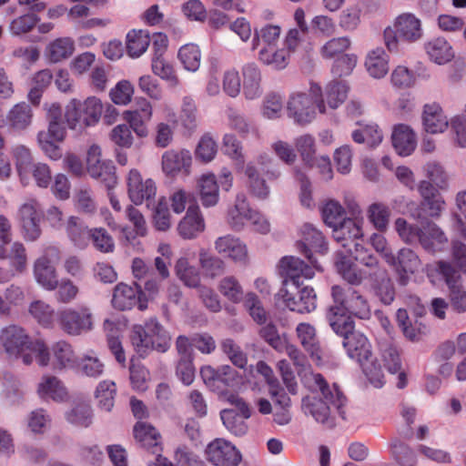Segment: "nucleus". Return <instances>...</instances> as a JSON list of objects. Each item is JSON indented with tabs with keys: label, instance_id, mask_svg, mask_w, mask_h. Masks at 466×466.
<instances>
[{
	"label": "nucleus",
	"instance_id": "nucleus-1",
	"mask_svg": "<svg viewBox=\"0 0 466 466\" xmlns=\"http://www.w3.org/2000/svg\"><path fill=\"white\" fill-rule=\"evenodd\" d=\"M0 344L9 360H21L25 365L46 363L43 354L44 340L33 339L18 325H9L0 331Z\"/></svg>",
	"mask_w": 466,
	"mask_h": 466
},
{
	"label": "nucleus",
	"instance_id": "nucleus-2",
	"mask_svg": "<svg viewBox=\"0 0 466 466\" xmlns=\"http://www.w3.org/2000/svg\"><path fill=\"white\" fill-rule=\"evenodd\" d=\"M311 378L324 400L315 394L303 398L302 410L305 414L312 416L317 422L329 423L331 409H334L344 418L343 407L346 403V397L337 384L329 387L319 373H312Z\"/></svg>",
	"mask_w": 466,
	"mask_h": 466
},
{
	"label": "nucleus",
	"instance_id": "nucleus-3",
	"mask_svg": "<svg viewBox=\"0 0 466 466\" xmlns=\"http://www.w3.org/2000/svg\"><path fill=\"white\" fill-rule=\"evenodd\" d=\"M326 114V104L322 87L310 82L309 93L295 92L289 96L287 103V114L295 124L307 126L317 116V113Z\"/></svg>",
	"mask_w": 466,
	"mask_h": 466
},
{
	"label": "nucleus",
	"instance_id": "nucleus-4",
	"mask_svg": "<svg viewBox=\"0 0 466 466\" xmlns=\"http://www.w3.org/2000/svg\"><path fill=\"white\" fill-rule=\"evenodd\" d=\"M347 355L362 369L370 383L380 388L384 384V375L380 364L373 360L371 344L360 332H353L343 339Z\"/></svg>",
	"mask_w": 466,
	"mask_h": 466
},
{
	"label": "nucleus",
	"instance_id": "nucleus-5",
	"mask_svg": "<svg viewBox=\"0 0 466 466\" xmlns=\"http://www.w3.org/2000/svg\"><path fill=\"white\" fill-rule=\"evenodd\" d=\"M170 339L167 331L157 319H150L145 325H135L130 334L131 343L140 356L147 355L153 350L167 351Z\"/></svg>",
	"mask_w": 466,
	"mask_h": 466
},
{
	"label": "nucleus",
	"instance_id": "nucleus-6",
	"mask_svg": "<svg viewBox=\"0 0 466 466\" xmlns=\"http://www.w3.org/2000/svg\"><path fill=\"white\" fill-rule=\"evenodd\" d=\"M426 274L434 285L443 280L449 287L452 307L459 312L466 311V291L461 289V273L451 262L438 260L429 264Z\"/></svg>",
	"mask_w": 466,
	"mask_h": 466
},
{
	"label": "nucleus",
	"instance_id": "nucleus-7",
	"mask_svg": "<svg viewBox=\"0 0 466 466\" xmlns=\"http://www.w3.org/2000/svg\"><path fill=\"white\" fill-rule=\"evenodd\" d=\"M103 111V103L96 96H89L83 102L71 99L66 106L65 119L70 129L81 130L96 126Z\"/></svg>",
	"mask_w": 466,
	"mask_h": 466
},
{
	"label": "nucleus",
	"instance_id": "nucleus-8",
	"mask_svg": "<svg viewBox=\"0 0 466 466\" xmlns=\"http://www.w3.org/2000/svg\"><path fill=\"white\" fill-rule=\"evenodd\" d=\"M423 29L421 21L412 13L399 15L393 23V26H388L384 30V43L389 51L398 50L399 41L414 43L422 37Z\"/></svg>",
	"mask_w": 466,
	"mask_h": 466
},
{
	"label": "nucleus",
	"instance_id": "nucleus-9",
	"mask_svg": "<svg viewBox=\"0 0 466 466\" xmlns=\"http://www.w3.org/2000/svg\"><path fill=\"white\" fill-rule=\"evenodd\" d=\"M228 222L232 229L239 231L249 223L254 230L266 234L269 231L268 221L258 211L249 208L244 194H238L235 205L229 209Z\"/></svg>",
	"mask_w": 466,
	"mask_h": 466
},
{
	"label": "nucleus",
	"instance_id": "nucleus-10",
	"mask_svg": "<svg viewBox=\"0 0 466 466\" xmlns=\"http://www.w3.org/2000/svg\"><path fill=\"white\" fill-rule=\"evenodd\" d=\"M305 257L308 258L309 264L294 256H286L279 260V272L284 277L281 287L287 288L289 283L294 287H299L301 278L311 279L315 271L323 270L312 255H305Z\"/></svg>",
	"mask_w": 466,
	"mask_h": 466
},
{
	"label": "nucleus",
	"instance_id": "nucleus-11",
	"mask_svg": "<svg viewBox=\"0 0 466 466\" xmlns=\"http://www.w3.org/2000/svg\"><path fill=\"white\" fill-rule=\"evenodd\" d=\"M296 292L289 291L288 288L281 287L277 293L278 299L290 311L299 314H309L317 309L318 297L315 289L310 286L294 287Z\"/></svg>",
	"mask_w": 466,
	"mask_h": 466
},
{
	"label": "nucleus",
	"instance_id": "nucleus-12",
	"mask_svg": "<svg viewBox=\"0 0 466 466\" xmlns=\"http://www.w3.org/2000/svg\"><path fill=\"white\" fill-rule=\"evenodd\" d=\"M60 329L70 336H79L93 329V314L86 306L66 308L57 312Z\"/></svg>",
	"mask_w": 466,
	"mask_h": 466
},
{
	"label": "nucleus",
	"instance_id": "nucleus-13",
	"mask_svg": "<svg viewBox=\"0 0 466 466\" xmlns=\"http://www.w3.org/2000/svg\"><path fill=\"white\" fill-rule=\"evenodd\" d=\"M226 401L234 409H226L220 412L224 426L234 435L243 436L248 431L246 420L251 416L248 405L236 393H227Z\"/></svg>",
	"mask_w": 466,
	"mask_h": 466
},
{
	"label": "nucleus",
	"instance_id": "nucleus-14",
	"mask_svg": "<svg viewBox=\"0 0 466 466\" xmlns=\"http://www.w3.org/2000/svg\"><path fill=\"white\" fill-rule=\"evenodd\" d=\"M331 296L334 302L341 309L360 319H369L370 309L368 300L353 287L333 286L331 288Z\"/></svg>",
	"mask_w": 466,
	"mask_h": 466
},
{
	"label": "nucleus",
	"instance_id": "nucleus-15",
	"mask_svg": "<svg viewBox=\"0 0 466 466\" xmlns=\"http://www.w3.org/2000/svg\"><path fill=\"white\" fill-rule=\"evenodd\" d=\"M43 354L46 363L38 364L40 367L50 366L54 370H76L77 356L72 345L65 340L54 343L49 349L44 341Z\"/></svg>",
	"mask_w": 466,
	"mask_h": 466
},
{
	"label": "nucleus",
	"instance_id": "nucleus-16",
	"mask_svg": "<svg viewBox=\"0 0 466 466\" xmlns=\"http://www.w3.org/2000/svg\"><path fill=\"white\" fill-rule=\"evenodd\" d=\"M86 169L92 177L101 179L108 189L116 186V167L112 161L101 159V148L97 145H92L87 151Z\"/></svg>",
	"mask_w": 466,
	"mask_h": 466
},
{
	"label": "nucleus",
	"instance_id": "nucleus-17",
	"mask_svg": "<svg viewBox=\"0 0 466 466\" xmlns=\"http://www.w3.org/2000/svg\"><path fill=\"white\" fill-rule=\"evenodd\" d=\"M207 460L214 466H238L241 454L237 448L224 439H215L205 450Z\"/></svg>",
	"mask_w": 466,
	"mask_h": 466
},
{
	"label": "nucleus",
	"instance_id": "nucleus-18",
	"mask_svg": "<svg viewBox=\"0 0 466 466\" xmlns=\"http://www.w3.org/2000/svg\"><path fill=\"white\" fill-rule=\"evenodd\" d=\"M136 105L135 109L124 111L123 119L138 137L143 138L149 133L148 124L153 116V106L144 97L137 99Z\"/></svg>",
	"mask_w": 466,
	"mask_h": 466
},
{
	"label": "nucleus",
	"instance_id": "nucleus-19",
	"mask_svg": "<svg viewBox=\"0 0 466 466\" xmlns=\"http://www.w3.org/2000/svg\"><path fill=\"white\" fill-rule=\"evenodd\" d=\"M135 285L136 287H131L125 283H119L115 287L111 301L115 309L127 310L136 305L140 310H145L147 308V300L145 299L141 287Z\"/></svg>",
	"mask_w": 466,
	"mask_h": 466
},
{
	"label": "nucleus",
	"instance_id": "nucleus-20",
	"mask_svg": "<svg viewBox=\"0 0 466 466\" xmlns=\"http://www.w3.org/2000/svg\"><path fill=\"white\" fill-rule=\"evenodd\" d=\"M127 194L135 205H141L156 196V183L151 178L144 179L140 172L133 168L127 177Z\"/></svg>",
	"mask_w": 466,
	"mask_h": 466
},
{
	"label": "nucleus",
	"instance_id": "nucleus-21",
	"mask_svg": "<svg viewBox=\"0 0 466 466\" xmlns=\"http://www.w3.org/2000/svg\"><path fill=\"white\" fill-rule=\"evenodd\" d=\"M40 205L35 199H29L19 209V219L24 238L29 241H35L41 234Z\"/></svg>",
	"mask_w": 466,
	"mask_h": 466
},
{
	"label": "nucleus",
	"instance_id": "nucleus-22",
	"mask_svg": "<svg viewBox=\"0 0 466 466\" xmlns=\"http://www.w3.org/2000/svg\"><path fill=\"white\" fill-rule=\"evenodd\" d=\"M191 165L192 156L187 149H170L162 155V171L168 177L173 178L179 174L188 176Z\"/></svg>",
	"mask_w": 466,
	"mask_h": 466
},
{
	"label": "nucleus",
	"instance_id": "nucleus-23",
	"mask_svg": "<svg viewBox=\"0 0 466 466\" xmlns=\"http://www.w3.org/2000/svg\"><path fill=\"white\" fill-rule=\"evenodd\" d=\"M362 219H344L340 224L333 228V238L344 248V254H351L354 244L363 237Z\"/></svg>",
	"mask_w": 466,
	"mask_h": 466
},
{
	"label": "nucleus",
	"instance_id": "nucleus-24",
	"mask_svg": "<svg viewBox=\"0 0 466 466\" xmlns=\"http://www.w3.org/2000/svg\"><path fill=\"white\" fill-rule=\"evenodd\" d=\"M47 255H58L56 248H48L46 253L38 258L34 263V277L36 282L46 290H54L58 279L55 266Z\"/></svg>",
	"mask_w": 466,
	"mask_h": 466
},
{
	"label": "nucleus",
	"instance_id": "nucleus-25",
	"mask_svg": "<svg viewBox=\"0 0 466 466\" xmlns=\"http://www.w3.org/2000/svg\"><path fill=\"white\" fill-rule=\"evenodd\" d=\"M301 239L297 242V248L304 255H311L310 250L320 254L328 251V244L322 233L313 225L306 223L300 229Z\"/></svg>",
	"mask_w": 466,
	"mask_h": 466
},
{
	"label": "nucleus",
	"instance_id": "nucleus-26",
	"mask_svg": "<svg viewBox=\"0 0 466 466\" xmlns=\"http://www.w3.org/2000/svg\"><path fill=\"white\" fill-rule=\"evenodd\" d=\"M422 125L428 133L441 134L451 126V119H448L438 103H431L423 106Z\"/></svg>",
	"mask_w": 466,
	"mask_h": 466
},
{
	"label": "nucleus",
	"instance_id": "nucleus-27",
	"mask_svg": "<svg viewBox=\"0 0 466 466\" xmlns=\"http://www.w3.org/2000/svg\"><path fill=\"white\" fill-rule=\"evenodd\" d=\"M215 248L220 255L235 262L246 264L248 259L247 246L238 238L227 235L217 238Z\"/></svg>",
	"mask_w": 466,
	"mask_h": 466
},
{
	"label": "nucleus",
	"instance_id": "nucleus-28",
	"mask_svg": "<svg viewBox=\"0 0 466 466\" xmlns=\"http://www.w3.org/2000/svg\"><path fill=\"white\" fill-rule=\"evenodd\" d=\"M296 337L303 350L314 360H321V348L316 328L309 322H300L295 329Z\"/></svg>",
	"mask_w": 466,
	"mask_h": 466
},
{
	"label": "nucleus",
	"instance_id": "nucleus-29",
	"mask_svg": "<svg viewBox=\"0 0 466 466\" xmlns=\"http://www.w3.org/2000/svg\"><path fill=\"white\" fill-rule=\"evenodd\" d=\"M447 244L448 238L439 226L431 221L422 223L420 245L423 249L431 253L441 252Z\"/></svg>",
	"mask_w": 466,
	"mask_h": 466
},
{
	"label": "nucleus",
	"instance_id": "nucleus-30",
	"mask_svg": "<svg viewBox=\"0 0 466 466\" xmlns=\"http://www.w3.org/2000/svg\"><path fill=\"white\" fill-rule=\"evenodd\" d=\"M262 76L259 68L255 64H248L242 68V92L248 100H254L261 96L263 88L261 85Z\"/></svg>",
	"mask_w": 466,
	"mask_h": 466
},
{
	"label": "nucleus",
	"instance_id": "nucleus-31",
	"mask_svg": "<svg viewBox=\"0 0 466 466\" xmlns=\"http://www.w3.org/2000/svg\"><path fill=\"white\" fill-rule=\"evenodd\" d=\"M204 229L205 222L200 214L199 208L192 204V206L187 208L186 216L178 224V233L183 238L190 239L196 238Z\"/></svg>",
	"mask_w": 466,
	"mask_h": 466
},
{
	"label": "nucleus",
	"instance_id": "nucleus-32",
	"mask_svg": "<svg viewBox=\"0 0 466 466\" xmlns=\"http://www.w3.org/2000/svg\"><path fill=\"white\" fill-rule=\"evenodd\" d=\"M391 140L396 152L402 157L410 156L417 146L415 133L409 126L404 124L394 127Z\"/></svg>",
	"mask_w": 466,
	"mask_h": 466
},
{
	"label": "nucleus",
	"instance_id": "nucleus-33",
	"mask_svg": "<svg viewBox=\"0 0 466 466\" xmlns=\"http://www.w3.org/2000/svg\"><path fill=\"white\" fill-rule=\"evenodd\" d=\"M66 233L76 248L84 249L91 240L92 229L80 218L71 216L66 223Z\"/></svg>",
	"mask_w": 466,
	"mask_h": 466
},
{
	"label": "nucleus",
	"instance_id": "nucleus-34",
	"mask_svg": "<svg viewBox=\"0 0 466 466\" xmlns=\"http://www.w3.org/2000/svg\"><path fill=\"white\" fill-rule=\"evenodd\" d=\"M369 275L372 280V288L380 301L386 305H390L395 298V289L393 283L388 276L386 269L376 268Z\"/></svg>",
	"mask_w": 466,
	"mask_h": 466
},
{
	"label": "nucleus",
	"instance_id": "nucleus-35",
	"mask_svg": "<svg viewBox=\"0 0 466 466\" xmlns=\"http://www.w3.org/2000/svg\"><path fill=\"white\" fill-rule=\"evenodd\" d=\"M37 393L43 400H53L64 401L67 399L68 393L63 382L56 376L45 375L42 377Z\"/></svg>",
	"mask_w": 466,
	"mask_h": 466
},
{
	"label": "nucleus",
	"instance_id": "nucleus-36",
	"mask_svg": "<svg viewBox=\"0 0 466 466\" xmlns=\"http://www.w3.org/2000/svg\"><path fill=\"white\" fill-rule=\"evenodd\" d=\"M350 86L345 80L334 79L329 81L323 92V98L326 104V111L328 108L337 109L347 99Z\"/></svg>",
	"mask_w": 466,
	"mask_h": 466
},
{
	"label": "nucleus",
	"instance_id": "nucleus-37",
	"mask_svg": "<svg viewBox=\"0 0 466 466\" xmlns=\"http://www.w3.org/2000/svg\"><path fill=\"white\" fill-rule=\"evenodd\" d=\"M335 265L338 272L350 285L361 283L367 272H364L353 264L352 258L343 251H337Z\"/></svg>",
	"mask_w": 466,
	"mask_h": 466
},
{
	"label": "nucleus",
	"instance_id": "nucleus-38",
	"mask_svg": "<svg viewBox=\"0 0 466 466\" xmlns=\"http://www.w3.org/2000/svg\"><path fill=\"white\" fill-rule=\"evenodd\" d=\"M75 41L69 36L58 37L51 41L45 49V56L51 63L61 62L73 55Z\"/></svg>",
	"mask_w": 466,
	"mask_h": 466
},
{
	"label": "nucleus",
	"instance_id": "nucleus-39",
	"mask_svg": "<svg viewBox=\"0 0 466 466\" xmlns=\"http://www.w3.org/2000/svg\"><path fill=\"white\" fill-rule=\"evenodd\" d=\"M395 258L396 262L390 265L400 274V281L405 284V275L415 273L420 267V259L413 250L408 248H401Z\"/></svg>",
	"mask_w": 466,
	"mask_h": 466
},
{
	"label": "nucleus",
	"instance_id": "nucleus-40",
	"mask_svg": "<svg viewBox=\"0 0 466 466\" xmlns=\"http://www.w3.org/2000/svg\"><path fill=\"white\" fill-rule=\"evenodd\" d=\"M134 436L144 448L154 453L161 451V436L152 425L138 421L134 427Z\"/></svg>",
	"mask_w": 466,
	"mask_h": 466
},
{
	"label": "nucleus",
	"instance_id": "nucleus-41",
	"mask_svg": "<svg viewBox=\"0 0 466 466\" xmlns=\"http://www.w3.org/2000/svg\"><path fill=\"white\" fill-rule=\"evenodd\" d=\"M198 188L204 207H213L218 202V185L213 173L203 174L198 179Z\"/></svg>",
	"mask_w": 466,
	"mask_h": 466
},
{
	"label": "nucleus",
	"instance_id": "nucleus-42",
	"mask_svg": "<svg viewBox=\"0 0 466 466\" xmlns=\"http://www.w3.org/2000/svg\"><path fill=\"white\" fill-rule=\"evenodd\" d=\"M12 156L21 183L27 186L30 182L31 167L35 164L30 149L24 145H16L12 148Z\"/></svg>",
	"mask_w": 466,
	"mask_h": 466
},
{
	"label": "nucleus",
	"instance_id": "nucleus-43",
	"mask_svg": "<svg viewBox=\"0 0 466 466\" xmlns=\"http://www.w3.org/2000/svg\"><path fill=\"white\" fill-rule=\"evenodd\" d=\"M365 66L372 77H384L389 71V56L383 48L377 47L368 53Z\"/></svg>",
	"mask_w": 466,
	"mask_h": 466
},
{
	"label": "nucleus",
	"instance_id": "nucleus-44",
	"mask_svg": "<svg viewBox=\"0 0 466 466\" xmlns=\"http://www.w3.org/2000/svg\"><path fill=\"white\" fill-rule=\"evenodd\" d=\"M425 50L431 60L439 65L450 62L454 56L451 46L441 37L427 42Z\"/></svg>",
	"mask_w": 466,
	"mask_h": 466
},
{
	"label": "nucleus",
	"instance_id": "nucleus-45",
	"mask_svg": "<svg viewBox=\"0 0 466 466\" xmlns=\"http://www.w3.org/2000/svg\"><path fill=\"white\" fill-rule=\"evenodd\" d=\"M281 35V28L275 25H266L255 30L253 49H267L278 46Z\"/></svg>",
	"mask_w": 466,
	"mask_h": 466
},
{
	"label": "nucleus",
	"instance_id": "nucleus-46",
	"mask_svg": "<svg viewBox=\"0 0 466 466\" xmlns=\"http://www.w3.org/2000/svg\"><path fill=\"white\" fill-rule=\"evenodd\" d=\"M343 310L344 309H341L339 306L331 308L328 315V319L333 331L343 337L344 339L346 336L351 335V333L355 331L353 330L354 322L351 317L342 312L340 313V311Z\"/></svg>",
	"mask_w": 466,
	"mask_h": 466
},
{
	"label": "nucleus",
	"instance_id": "nucleus-47",
	"mask_svg": "<svg viewBox=\"0 0 466 466\" xmlns=\"http://www.w3.org/2000/svg\"><path fill=\"white\" fill-rule=\"evenodd\" d=\"M390 208L384 203L375 202L369 206L367 218L372 226L380 232H386L389 228Z\"/></svg>",
	"mask_w": 466,
	"mask_h": 466
},
{
	"label": "nucleus",
	"instance_id": "nucleus-48",
	"mask_svg": "<svg viewBox=\"0 0 466 466\" xmlns=\"http://www.w3.org/2000/svg\"><path fill=\"white\" fill-rule=\"evenodd\" d=\"M32 109L26 103L15 105L7 115L9 126L14 130H25L32 122Z\"/></svg>",
	"mask_w": 466,
	"mask_h": 466
},
{
	"label": "nucleus",
	"instance_id": "nucleus-49",
	"mask_svg": "<svg viewBox=\"0 0 466 466\" xmlns=\"http://www.w3.org/2000/svg\"><path fill=\"white\" fill-rule=\"evenodd\" d=\"M127 216L128 220L133 224L134 229L131 230L127 228H124L122 233L126 241L132 244L137 237L146 236L147 223L141 212L132 206L127 208Z\"/></svg>",
	"mask_w": 466,
	"mask_h": 466
},
{
	"label": "nucleus",
	"instance_id": "nucleus-50",
	"mask_svg": "<svg viewBox=\"0 0 466 466\" xmlns=\"http://www.w3.org/2000/svg\"><path fill=\"white\" fill-rule=\"evenodd\" d=\"M289 50L284 47L278 48V46L259 49L258 52L259 61L275 69L285 68L289 65Z\"/></svg>",
	"mask_w": 466,
	"mask_h": 466
},
{
	"label": "nucleus",
	"instance_id": "nucleus-51",
	"mask_svg": "<svg viewBox=\"0 0 466 466\" xmlns=\"http://www.w3.org/2000/svg\"><path fill=\"white\" fill-rule=\"evenodd\" d=\"M294 144L304 164L313 167L318 157L315 137L310 134H303L296 137Z\"/></svg>",
	"mask_w": 466,
	"mask_h": 466
},
{
	"label": "nucleus",
	"instance_id": "nucleus-52",
	"mask_svg": "<svg viewBox=\"0 0 466 466\" xmlns=\"http://www.w3.org/2000/svg\"><path fill=\"white\" fill-rule=\"evenodd\" d=\"M178 123L187 131H194L198 126V107L193 97L186 96L182 98Z\"/></svg>",
	"mask_w": 466,
	"mask_h": 466
},
{
	"label": "nucleus",
	"instance_id": "nucleus-53",
	"mask_svg": "<svg viewBox=\"0 0 466 466\" xmlns=\"http://www.w3.org/2000/svg\"><path fill=\"white\" fill-rule=\"evenodd\" d=\"M151 38L147 32L143 30H131L127 35V51L130 57L137 58L147 49Z\"/></svg>",
	"mask_w": 466,
	"mask_h": 466
},
{
	"label": "nucleus",
	"instance_id": "nucleus-54",
	"mask_svg": "<svg viewBox=\"0 0 466 466\" xmlns=\"http://www.w3.org/2000/svg\"><path fill=\"white\" fill-rule=\"evenodd\" d=\"M29 312L31 316L44 328H53L57 314L55 309L42 300H35L30 304Z\"/></svg>",
	"mask_w": 466,
	"mask_h": 466
},
{
	"label": "nucleus",
	"instance_id": "nucleus-55",
	"mask_svg": "<svg viewBox=\"0 0 466 466\" xmlns=\"http://www.w3.org/2000/svg\"><path fill=\"white\" fill-rule=\"evenodd\" d=\"M394 228L403 242L410 245L420 244L422 223L419 226L408 222L405 218H398L394 222Z\"/></svg>",
	"mask_w": 466,
	"mask_h": 466
},
{
	"label": "nucleus",
	"instance_id": "nucleus-56",
	"mask_svg": "<svg viewBox=\"0 0 466 466\" xmlns=\"http://www.w3.org/2000/svg\"><path fill=\"white\" fill-rule=\"evenodd\" d=\"M351 45L348 36L333 37L328 40L319 49V54L323 59L335 60L347 51Z\"/></svg>",
	"mask_w": 466,
	"mask_h": 466
},
{
	"label": "nucleus",
	"instance_id": "nucleus-57",
	"mask_svg": "<svg viewBox=\"0 0 466 466\" xmlns=\"http://www.w3.org/2000/svg\"><path fill=\"white\" fill-rule=\"evenodd\" d=\"M175 271L177 278L187 287L196 288L200 282V275L196 267L190 266L186 258L177 259Z\"/></svg>",
	"mask_w": 466,
	"mask_h": 466
},
{
	"label": "nucleus",
	"instance_id": "nucleus-58",
	"mask_svg": "<svg viewBox=\"0 0 466 466\" xmlns=\"http://www.w3.org/2000/svg\"><path fill=\"white\" fill-rule=\"evenodd\" d=\"M177 57L186 70L196 72L199 68L201 52L197 45L187 44L181 46Z\"/></svg>",
	"mask_w": 466,
	"mask_h": 466
},
{
	"label": "nucleus",
	"instance_id": "nucleus-59",
	"mask_svg": "<svg viewBox=\"0 0 466 466\" xmlns=\"http://www.w3.org/2000/svg\"><path fill=\"white\" fill-rule=\"evenodd\" d=\"M153 73L167 81L172 87L179 86L180 81L175 72L174 67L166 62L161 56H154L151 64Z\"/></svg>",
	"mask_w": 466,
	"mask_h": 466
},
{
	"label": "nucleus",
	"instance_id": "nucleus-60",
	"mask_svg": "<svg viewBox=\"0 0 466 466\" xmlns=\"http://www.w3.org/2000/svg\"><path fill=\"white\" fill-rule=\"evenodd\" d=\"M245 174L248 177V183L251 193L258 198H266L269 193L268 187L265 180L259 177L258 168L253 163L247 165Z\"/></svg>",
	"mask_w": 466,
	"mask_h": 466
},
{
	"label": "nucleus",
	"instance_id": "nucleus-61",
	"mask_svg": "<svg viewBox=\"0 0 466 466\" xmlns=\"http://www.w3.org/2000/svg\"><path fill=\"white\" fill-rule=\"evenodd\" d=\"M76 370L87 377L97 378L104 371V364L93 352H90L77 359Z\"/></svg>",
	"mask_w": 466,
	"mask_h": 466
},
{
	"label": "nucleus",
	"instance_id": "nucleus-62",
	"mask_svg": "<svg viewBox=\"0 0 466 466\" xmlns=\"http://www.w3.org/2000/svg\"><path fill=\"white\" fill-rule=\"evenodd\" d=\"M321 215L325 224L332 228L346 219L344 218V208L334 199H330L324 204L321 208Z\"/></svg>",
	"mask_w": 466,
	"mask_h": 466
},
{
	"label": "nucleus",
	"instance_id": "nucleus-63",
	"mask_svg": "<svg viewBox=\"0 0 466 466\" xmlns=\"http://www.w3.org/2000/svg\"><path fill=\"white\" fill-rule=\"evenodd\" d=\"M116 393V387L113 380H103L99 382L96 390V398L101 409L110 411L114 406V399Z\"/></svg>",
	"mask_w": 466,
	"mask_h": 466
},
{
	"label": "nucleus",
	"instance_id": "nucleus-64",
	"mask_svg": "<svg viewBox=\"0 0 466 466\" xmlns=\"http://www.w3.org/2000/svg\"><path fill=\"white\" fill-rule=\"evenodd\" d=\"M220 293L228 300L237 303L243 298V289L238 280L233 276L223 278L218 285Z\"/></svg>",
	"mask_w": 466,
	"mask_h": 466
}]
</instances>
